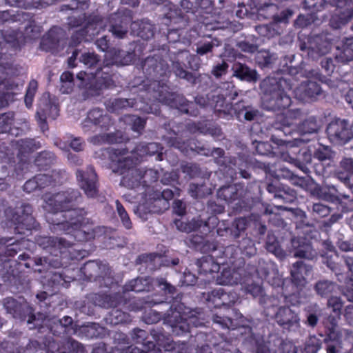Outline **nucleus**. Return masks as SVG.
<instances>
[{"mask_svg": "<svg viewBox=\"0 0 353 353\" xmlns=\"http://www.w3.org/2000/svg\"><path fill=\"white\" fill-rule=\"evenodd\" d=\"M335 284L329 281H321L315 285V290L318 294L324 296L331 294L335 289Z\"/></svg>", "mask_w": 353, "mask_h": 353, "instance_id": "obj_52", "label": "nucleus"}, {"mask_svg": "<svg viewBox=\"0 0 353 353\" xmlns=\"http://www.w3.org/2000/svg\"><path fill=\"white\" fill-rule=\"evenodd\" d=\"M14 114L12 112H8L0 114V134L8 133L10 131Z\"/></svg>", "mask_w": 353, "mask_h": 353, "instance_id": "obj_49", "label": "nucleus"}, {"mask_svg": "<svg viewBox=\"0 0 353 353\" xmlns=\"http://www.w3.org/2000/svg\"><path fill=\"white\" fill-rule=\"evenodd\" d=\"M131 18L123 17L117 14L111 15L108 19L109 25L104 24L103 19L99 16H90L88 19V21L85 27L77 31L71 37L70 46L72 47L77 46L82 41H88L91 39L92 36L97 34L100 32V29L104 27H108V30L112 34L119 39L124 38L128 32L129 26L132 23Z\"/></svg>", "mask_w": 353, "mask_h": 353, "instance_id": "obj_4", "label": "nucleus"}, {"mask_svg": "<svg viewBox=\"0 0 353 353\" xmlns=\"http://www.w3.org/2000/svg\"><path fill=\"white\" fill-rule=\"evenodd\" d=\"M32 212V208L28 203H22L15 211L11 208L5 211L8 219L16 225L14 231L18 234H25V230H31L36 228L37 223Z\"/></svg>", "mask_w": 353, "mask_h": 353, "instance_id": "obj_9", "label": "nucleus"}, {"mask_svg": "<svg viewBox=\"0 0 353 353\" xmlns=\"http://www.w3.org/2000/svg\"><path fill=\"white\" fill-rule=\"evenodd\" d=\"M335 59L338 62H347L353 59V47L349 44L343 46V51L336 54Z\"/></svg>", "mask_w": 353, "mask_h": 353, "instance_id": "obj_59", "label": "nucleus"}, {"mask_svg": "<svg viewBox=\"0 0 353 353\" xmlns=\"http://www.w3.org/2000/svg\"><path fill=\"white\" fill-rule=\"evenodd\" d=\"M77 179L81 188L88 197H96L99 192L97 175L92 166L87 168L85 171L78 170Z\"/></svg>", "mask_w": 353, "mask_h": 353, "instance_id": "obj_20", "label": "nucleus"}, {"mask_svg": "<svg viewBox=\"0 0 353 353\" xmlns=\"http://www.w3.org/2000/svg\"><path fill=\"white\" fill-rule=\"evenodd\" d=\"M353 17V0H336V9L330 20L334 28H339Z\"/></svg>", "mask_w": 353, "mask_h": 353, "instance_id": "obj_24", "label": "nucleus"}, {"mask_svg": "<svg viewBox=\"0 0 353 353\" xmlns=\"http://www.w3.org/2000/svg\"><path fill=\"white\" fill-rule=\"evenodd\" d=\"M80 61L88 67L92 68L98 64L100 59L94 52H85L81 55Z\"/></svg>", "mask_w": 353, "mask_h": 353, "instance_id": "obj_63", "label": "nucleus"}, {"mask_svg": "<svg viewBox=\"0 0 353 353\" xmlns=\"http://www.w3.org/2000/svg\"><path fill=\"white\" fill-rule=\"evenodd\" d=\"M74 76L70 72L66 71L62 73L61 75V81L63 83H65L66 85H62L61 87V91L63 93H70L72 90Z\"/></svg>", "mask_w": 353, "mask_h": 353, "instance_id": "obj_56", "label": "nucleus"}, {"mask_svg": "<svg viewBox=\"0 0 353 353\" xmlns=\"http://www.w3.org/2000/svg\"><path fill=\"white\" fill-rule=\"evenodd\" d=\"M83 272L89 280H94L99 283L100 287H110L114 283L112 270L106 263L98 261L87 262Z\"/></svg>", "mask_w": 353, "mask_h": 353, "instance_id": "obj_14", "label": "nucleus"}, {"mask_svg": "<svg viewBox=\"0 0 353 353\" xmlns=\"http://www.w3.org/2000/svg\"><path fill=\"white\" fill-rule=\"evenodd\" d=\"M3 306L7 312L10 314L14 318L19 319L21 321H27L28 324H33L30 329L36 328L40 326V319L37 318L34 314V309L25 300L19 301L12 297L6 298L3 300Z\"/></svg>", "mask_w": 353, "mask_h": 353, "instance_id": "obj_10", "label": "nucleus"}, {"mask_svg": "<svg viewBox=\"0 0 353 353\" xmlns=\"http://www.w3.org/2000/svg\"><path fill=\"white\" fill-rule=\"evenodd\" d=\"M110 160V167L112 171L123 175L121 181V185L129 189H134L143 185L149 187L152 183L157 182L159 178V173L153 169L141 170L136 167L138 158L133 159L126 157L127 148L108 149Z\"/></svg>", "mask_w": 353, "mask_h": 353, "instance_id": "obj_3", "label": "nucleus"}, {"mask_svg": "<svg viewBox=\"0 0 353 353\" xmlns=\"http://www.w3.org/2000/svg\"><path fill=\"white\" fill-rule=\"evenodd\" d=\"M161 10L164 12L166 19L172 20L181 15V10L172 3L168 1L161 6Z\"/></svg>", "mask_w": 353, "mask_h": 353, "instance_id": "obj_50", "label": "nucleus"}, {"mask_svg": "<svg viewBox=\"0 0 353 353\" xmlns=\"http://www.w3.org/2000/svg\"><path fill=\"white\" fill-rule=\"evenodd\" d=\"M307 272V266L303 261H300L294 263L291 270L292 282L297 286L304 285L306 283Z\"/></svg>", "mask_w": 353, "mask_h": 353, "instance_id": "obj_36", "label": "nucleus"}, {"mask_svg": "<svg viewBox=\"0 0 353 353\" xmlns=\"http://www.w3.org/2000/svg\"><path fill=\"white\" fill-rule=\"evenodd\" d=\"M291 245L294 257L306 258V254L309 250V243L305 238H293L291 241Z\"/></svg>", "mask_w": 353, "mask_h": 353, "instance_id": "obj_40", "label": "nucleus"}, {"mask_svg": "<svg viewBox=\"0 0 353 353\" xmlns=\"http://www.w3.org/2000/svg\"><path fill=\"white\" fill-rule=\"evenodd\" d=\"M326 130L330 140L336 144L345 143L353 137L349 123L345 119H336L332 121Z\"/></svg>", "mask_w": 353, "mask_h": 353, "instance_id": "obj_19", "label": "nucleus"}, {"mask_svg": "<svg viewBox=\"0 0 353 353\" xmlns=\"http://www.w3.org/2000/svg\"><path fill=\"white\" fill-rule=\"evenodd\" d=\"M38 83L36 80H31L28 84V87L25 96V103L26 106L30 108L32 106L34 97L37 92Z\"/></svg>", "mask_w": 353, "mask_h": 353, "instance_id": "obj_58", "label": "nucleus"}, {"mask_svg": "<svg viewBox=\"0 0 353 353\" xmlns=\"http://www.w3.org/2000/svg\"><path fill=\"white\" fill-rule=\"evenodd\" d=\"M132 338L136 343L142 344L145 349L154 350L156 349V345H158V348L161 347L165 349V352L176 350V343L163 334H153V338L156 341L154 343L148 340V333L145 330L136 328L133 330Z\"/></svg>", "mask_w": 353, "mask_h": 353, "instance_id": "obj_16", "label": "nucleus"}, {"mask_svg": "<svg viewBox=\"0 0 353 353\" xmlns=\"http://www.w3.org/2000/svg\"><path fill=\"white\" fill-rule=\"evenodd\" d=\"M221 46V42L217 39H213L210 41L200 43L196 48V53L201 56L212 52L214 47Z\"/></svg>", "mask_w": 353, "mask_h": 353, "instance_id": "obj_53", "label": "nucleus"}, {"mask_svg": "<svg viewBox=\"0 0 353 353\" xmlns=\"http://www.w3.org/2000/svg\"><path fill=\"white\" fill-rule=\"evenodd\" d=\"M2 35L7 43H12L14 47L25 41L24 34L17 30H6L2 32Z\"/></svg>", "mask_w": 353, "mask_h": 353, "instance_id": "obj_45", "label": "nucleus"}, {"mask_svg": "<svg viewBox=\"0 0 353 353\" xmlns=\"http://www.w3.org/2000/svg\"><path fill=\"white\" fill-rule=\"evenodd\" d=\"M183 303H174L167 313L161 314L154 310H150L145 316L148 323L159 322L163 317L165 321L172 327V333L181 335L190 332L191 325L195 323V318L188 316Z\"/></svg>", "mask_w": 353, "mask_h": 353, "instance_id": "obj_5", "label": "nucleus"}, {"mask_svg": "<svg viewBox=\"0 0 353 353\" xmlns=\"http://www.w3.org/2000/svg\"><path fill=\"white\" fill-rule=\"evenodd\" d=\"M132 33L144 40L154 36V27L148 21H133L131 23Z\"/></svg>", "mask_w": 353, "mask_h": 353, "instance_id": "obj_37", "label": "nucleus"}, {"mask_svg": "<svg viewBox=\"0 0 353 353\" xmlns=\"http://www.w3.org/2000/svg\"><path fill=\"white\" fill-rule=\"evenodd\" d=\"M170 207L169 202L166 201L158 194L157 190L148 188L145 193V201L139 204L135 213L143 220L148 219V215L150 213L161 214Z\"/></svg>", "mask_w": 353, "mask_h": 353, "instance_id": "obj_13", "label": "nucleus"}, {"mask_svg": "<svg viewBox=\"0 0 353 353\" xmlns=\"http://www.w3.org/2000/svg\"><path fill=\"white\" fill-rule=\"evenodd\" d=\"M248 225V220L245 217H239L235 219L232 223V229L225 228L224 231L228 233L229 231L234 238L239 236L240 233L244 232Z\"/></svg>", "mask_w": 353, "mask_h": 353, "instance_id": "obj_46", "label": "nucleus"}, {"mask_svg": "<svg viewBox=\"0 0 353 353\" xmlns=\"http://www.w3.org/2000/svg\"><path fill=\"white\" fill-rule=\"evenodd\" d=\"M56 162V157L53 152L42 151L38 154L35 160V165L40 170H46Z\"/></svg>", "mask_w": 353, "mask_h": 353, "instance_id": "obj_43", "label": "nucleus"}, {"mask_svg": "<svg viewBox=\"0 0 353 353\" xmlns=\"http://www.w3.org/2000/svg\"><path fill=\"white\" fill-rule=\"evenodd\" d=\"M59 110L57 105L50 103H46L43 107H39L37 112L38 124L43 132L48 130L47 119H56L59 114Z\"/></svg>", "mask_w": 353, "mask_h": 353, "instance_id": "obj_31", "label": "nucleus"}, {"mask_svg": "<svg viewBox=\"0 0 353 353\" xmlns=\"http://www.w3.org/2000/svg\"><path fill=\"white\" fill-rule=\"evenodd\" d=\"M221 296V306L228 307L233 306L239 299L237 293L234 292H226L223 289L222 292H219Z\"/></svg>", "mask_w": 353, "mask_h": 353, "instance_id": "obj_55", "label": "nucleus"}, {"mask_svg": "<svg viewBox=\"0 0 353 353\" xmlns=\"http://www.w3.org/2000/svg\"><path fill=\"white\" fill-rule=\"evenodd\" d=\"M113 310L110 312L107 321L112 325L128 323L131 321L129 314L123 312L120 309L112 307Z\"/></svg>", "mask_w": 353, "mask_h": 353, "instance_id": "obj_44", "label": "nucleus"}, {"mask_svg": "<svg viewBox=\"0 0 353 353\" xmlns=\"http://www.w3.org/2000/svg\"><path fill=\"white\" fill-rule=\"evenodd\" d=\"M116 207H117V210L118 214H119L123 225L125 226V228L126 229H131L132 227V223L131 222V220H130L129 215H128V212H126L125 209L124 208V207L123 206V205L119 200L116 201Z\"/></svg>", "mask_w": 353, "mask_h": 353, "instance_id": "obj_57", "label": "nucleus"}, {"mask_svg": "<svg viewBox=\"0 0 353 353\" xmlns=\"http://www.w3.org/2000/svg\"><path fill=\"white\" fill-rule=\"evenodd\" d=\"M243 263L240 261L239 266L232 265L230 267L224 268L219 274L215 276L216 282L221 285H234L239 283H245L247 279L250 277L254 268L247 270Z\"/></svg>", "mask_w": 353, "mask_h": 353, "instance_id": "obj_15", "label": "nucleus"}, {"mask_svg": "<svg viewBox=\"0 0 353 353\" xmlns=\"http://www.w3.org/2000/svg\"><path fill=\"white\" fill-rule=\"evenodd\" d=\"M154 286L161 288L166 294L173 295L176 292V288L162 277L156 279L145 277L133 279L125 284L123 289L125 292H150L154 289Z\"/></svg>", "mask_w": 353, "mask_h": 353, "instance_id": "obj_12", "label": "nucleus"}, {"mask_svg": "<svg viewBox=\"0 0 353 353\" xmlns=\"http://www.w3.org/2000/svg\"><path fill=\"white\" fill-rule=\"evenodd\" d=\"M36 241L40 247L51 253L56 251L62 253L64 250L71 248L74 244L73 242L65 238L56 236H39Z\"/></svg>", "mask_w": 353, "mask_h": 353, "instance_id": "obj_28", "label": "nucleus"}, {"mask_svg": "<svg viewBox=\"0 0 353 353\" xmlns=\"http://www.w3.org/2000/svg\"><path fill=\"white\" fill-rule=\"evenodd\" d=\"M96 45L101 50L107 52L106 58L110 57L111 60L106 59L105 64L94 74H88L85 71H81L77 74V79L81 81L80 86L86 89L88 94L91 96L99 95L103 88H108L113 84L110 65H127L132 59L130 54L123 57L125 52L121 50L112 48L108 51L110 40L107 36L97 39Z\"/></svg>", "mask_w": 353, "mask_h": 353, "instance_id": "obj_2", "label": "nucleus"}, {"mask_svg": "<svg viewBox=\"0 0 353 353\" xmlns=\"http://www.w3.org/2000/svg\"><path fill=\"white\" fill-rule=\"evenodd\" d=\"M125 140L124 136L121 132L114 133H105L92 137L90 142L95 145L103 143L114 144L119 143Z\"/></svg>", "mask_w": 353, "mask_h": 353, "instance_id": "obj_39", "label": "nucleus"}, {"mask_svg": "<svg viewBox=\"0 0 353 353\" xmlns=\"http://www.w3.org/2000/svg\"><path fill=\"white\" fill-rule=\"evenodd\" d=\"M162 80H154L149 86L148 92L152 91L154 100L165 103L192 117L199 114V110L193 102L188 101L183 95L170 92L168 85Z\"/></svg>", "mask_w": 353, "mask_h": 353, "instance_id": "obj_6", "label": "nucleus"}, {"mask_svg": "<svg viewBox=\"0 0 353 353\" xmlns=\"http://www.w3.org/2000/svg\"><path fill=\"white\" fill-rule=\"evenodd\" d=\"M216 222L217 218L215 216H212L209 217L208 221H203L200 217L193 219L190 221H183V219H175L174 224L179 231L186 233L200 230L202 235L194 236L190 239L191 243L197 247L204 243L205 239L203 234L206 235L211 232V228L209 225L210 223L216 224Z\"/></svg>", "mask_w": 353, "mask_h": 353, "instance_id": "obj_11", "label": "nucleus"}, {"mask_svg": "<svg viewBox=\"0 0 353 353\" xmlns=\"http://www.w3.org/2000/svg\"><path fill=\"white\" fill-rule=\"evenodd\" d=\"M312 43H315V46L310 47L312 52H316L323 55L328 52L330 50V43L323 39V37H316L312 39V41L310 39V44H312Z\"/></svg>", "mask_w": 353, "mask_h": 353, "instance_id": "obj_48", "label": "nucleus"}, {"mask_svg": "<svg viewBox=\"0 0 353 353\" xmlns=\"http://www.w3.org/2000/svg\"><path fill=\"white\" fill-rule=\"evenodd\" d=\"M39 327V332H48L54 336H60L61 334L71 335L76 332L73 327V320L70 316H65L60 320L44 318L40 319Z\"/></svg>", "mask_w": 353, "mask_h": 353, "instance_id": "obj_17", "label": "nucleus"}, {"mask_svg": "<svg viewBox=\"0 0 353 353\" xmlns=\"http://www.w3.org/2000/svg\"><path fill=\"white\" fill-rule=\"evenodd\" d=\"M242 188L236 184L223 186L219 189L217 196L226 202H232L240 198Z\"/></svg>", "mask_w": 353, "mask_h": 353, "instance_id": "obj_38", "label": "nucleus"}, {"mask_svg": "<svg viewBox=\"0 0 353 353\" xmlns=\"http://www.w3.org/2000/svg\"><path fill=\"white\" fill-rule=\"evenodd\" d=\"M327 307L331 308L332 312L338 317L341 316L343 301L340 297L332 296L327 300Z\"/></svg>", "mask_w": 353, "mask_h": 353, "instance_id": "obj_64", "label": "nucleus"}, {"mask_svg": "<svg viewBox=\"0 0 353 353\" xmlns=\"http://www.w3.org/2000/svg\"><path fill=\"white\" fill-rule=\"evenodd\" d=\"M106 109L110 112H119L129 108H134L146 113H153L152 109L148 104L142 106L139 105L137 99H114L105 102Z\"/></svg>", "mask_w": 353, "mask_h": 353, "instance_id": "obj_26", "label": "nucleus"}, {"mask_svg": "<svg viewBox=\"0 0 353 353\" xmlns=\"http://www.w3.org/2000/svg\"><path fill=\"white\" fill-rule=\"evenodd\" d=\"M186 59L188 61V68L192 70H197L199 68L198 58L195 55L190 54L187 51L180 52L176 56L172 62V71L176 77L187 80L191 83H196V77L190 72L185 69V65L181 61Z\"/></svg>", "mask_w": 353, "mask_h": 353, "instance_id": "obj_18", "label": "nucleus"}, {"mask_svg": "<svg viewBox=\"0 0 353 353\" xmlns=\"http://www.w3.org/2000/svg\"><path fill=\"white\" fill-rule=\"evenodd\" d=\"M275 319L279 325L286 329L299 322L296 313L288 307H281L275 315Z\"/></svg>", "mask_w": 353, "mask_h": 353, "instance_id": "obj_33", "label": "nucleus"}, {"mask_svg": "<svg viewBox=\"0 0 353 353\" xmlns=\"http://www.w3.org/2000/svg\"><path fill=\"white\" fill-rule=\"evenodd\" d=\"M17 146L19 150L18 156L21 159L20 162L15 168L17 175L20 174L19 170L23 171L28 168L27 158L31 153L41 148V143L35 139H20L17 141Z\"/></svg>", "mask_w": 353, "mask_h": 353, "instance_id": "obj_23", "label": "nucleus"}, {"mask_svg": "<svg viewBox=\"0 0 353 353\" xmlns=\"http://www.w3.org/2000/svg\"><path fill=\"white\" fill-rule=\"evenodd\" d=\"M45 348L46 353H83L84 348L79 342L68 338L61 343L52 339L46 337L42 344L37 341H30L24 350V353H30L32 349Z\"/></svg>", "mask_w": 353, "mask_h": 353, "instance_id": "obj_8", "label": "nucleus"}, {"mask_svg": "<svg viewBox=\"0 0 353 353\" xmlns=\"http://www.w3.org/2000/svg\"><path fill=\"white\" fill-rule=\"evenodd\" d=\"M266 249L268 252L273 253L276 256H283V251L279 245V241L274 237L268 236L266 242Z\"/></svg>", "mask_w": 353, "mask_h": 353, "instance_id": "obj_62", "label": "nucleus"}, {"mask_svg": "<svg viewBox=\"0 0 353 353\" xmlns=\"http://www.w3.org/2000/svg\"><path fill=\"white\" fill-rule=\"evenodd\" d=\"M80 197V192L74 190L46 194L43 208L48 212L46 219L52 225V232H63L71 234L77 241H87L94 239L96 229L92 221L85 217L84 209L74 208Z\"/></svg>", "mask_w": 353, "mask_h": 353, "instance_id": "obj_1", "label": "nucleus"}, {"mask_svg": "<svg viewBox=\"0 0 353 353\" xmlns=\"http://www.w3.org/2000/svg\"><path fill=\"white\" fill-rule=\"evenodd\" d=\"M41 26L36 25L34 21L30 22V24L26 26L25 29V40L26 39H34L38 38L41 34Z\"/></svg>", "mask_w": 353, "mask_h": 353, "instance_id": "obj_61", "label": "nucleus"}, {"mask_svg": "<svg viewBox=\"0 0 353 353\" xmlns=\"http://www.w3.org/2000/svg\"><path fill=\"white\" fill-rule=\"evenodd\" d=\"M234 85L228 82L222 83L221 87L212 90L211 92V110L215 112L224 114L229 112L231 109V104L226 101V98L231 95L228 91L230 89H233Z\"/></svg>", "mask_w": 353, "mask_h": 353, "instance_id": "obj_21", "label": "nucleus"}, {"mask_svg": "<svg viewBox=\"0 0 353 353\" xmlns=\"http://www.w3.org/2000/svg\"><path fill=\"white\" fill-rule=\"evenodd\" d=\"M65 175V172L61 170H53L51 175L46 174H39L36 175V179L39 184V190L43 189L49 186H54L57 183L63 182V177Z\"/></svg>", "mask_w": 353, "mask_h": 353, "instance_id": "obj_34", "label": "nucleus"}, {"mask_svg": "<svg viewBox=\"0 0 353 353\" xmlns=\"http://www.w3.org/2000/svg\"><path fill=\"white\" fill-rule=\"evenodd\" d=\"M223 292V288H218L208 292H203L202 294L203 298L210 305H213L214 307H221V296L219 292Z\"/></svg>", "mask_w": 353, "mask_h": 353, "instance_id": "obj_47", "label": "nucleus"}, {"mask_svg": "<svg viewBox=\"0 0 353 353\" xmlns=\"http://www.w3.org/2000/svg\"><path fill=\"white\" fill-rule=\"evenodd\" d=\"M12 240L10 239H1L0 243L8 244L6 250L5 252L6 255H0V275L3 278H9L10 275H14L13 270H11V263L10 259H8V256H14L18 252L20 248H18V243H10Z\"/></svg>", "mask_w": 353, "mask_h": 353, "instance_id": "obj_27", "label": "nucleus"}, {"mask_svg": "<svg viewBox=\"0 0 353 353\" xmlns=\"http://www.w3.org/2000/svg\"><path fill=\"white\" fill-rule=\"evenodd\" d=\"M161 350L159 348L149 350L145 349V350H141L139 347H134L132 345L128 346H115L113 350V353H159Z\"/></svg>", "mask_w": 353, "mask_h": 353, "instance_id": "obj_51", "label": "nucleus"}, {"mask_svg": "<svg viewBox=\"0 0 353 353\" xmlns=\"http://www.w3.org/2000/svg\"><path fill=\"white\" fill-rule=\"evenodd\" d=\"M261 86L269 95L268 100L272 110H281L290 107L292 100L288 91L292 89V85L289 80L284 78L279 80L268 78L263 80Z\"/></svg>", "mask_w": 353, "mask_h": 353, "instance_id": "obj_7", "label": "nucleus"}, {"mask_svg": "<svg viewBox=\"0 0 353 353\" xmlns=\"http://www.w3.org/2000/svg\"><path fill=\"white\" fill-rule=\"evenodd\" d=\"M198 271L200 275L208 276L207 281H210L211 279H215L220 270L219 262L215 261L212 256H204L196 261Z\"/></svg>", "mask_w": 353, "mask_h": 353, "instance_id": "obj_30", "label": "nucleus"}, {"mask_svg": "<svg viewBox=\"0 0 353 353\" xmlns=\"http://www.w3.org/2000/svg\"><path fill=\"white\" fill-rule=\"evenodd\" d=\"M87 299L94 305L104 308L117 307L122 302V296L119 293H93L90 294Z\"/></svg>", "mask_w": 353, "mask_h": 353, "instance_id": "obj_29", "label": "nucleus"}, {"mask_svg": "<svg viewBox=\"0 0 353 353\" xmlns=\"http://www.w3.org/2000/svg\"><path fill=\"white\" fill-rule=\"evenodd\" d=\"M341 165L345 169L349 170L352 174L346 172H339L337 178L348 187L353 192V159H345L341 161Z\"/></svg>", "mask_w": 353, "mask_h": 353, "instance_id": "obj_41", "label": "nucleus"}, {"mask_svg": "<svg viewBox=\"0 0 353 353\" xmlns=\"http://www.w3.org/2000/svg\"><path fill=\"white\" fill-rule=\"evenodd\" d=\"M142 68L145 73L156 78L168 77L170 73L168 63L157 54L147 57L142 63Z\"/></svg>", "mask_w": 353, "mask_h": 353, "instance_id": "obj_22", "label": "nucleus"}, {"mask_svg": "<svg viewBox=\"0 0 353 353\" xmlns=\"http://www.w3.org/2000/svg\"><path fill=\"white\" fill-rule=\"evenodd\" d=\"M61 29L53 27L42 37L40 48L46 52L55 53L58 50L60 41L59 32Z\"/></svg>", "mask_w": 353, "mask_h": 353, "instance_id": "obj_32", "label": "nucleus"}, {"mask_svg": "<svg viewBox=\"0 0 353 353\" xmlns=\"http://www.w3.org/2000/svg\"><path fill=\"white\" fill-rule=\"evenodd\" d=\"M232 70L234 76L248 82H255L257 80V74L254 70L250 69L244 63L234 62Z\"/></svg>", "mask_w": 353, "mask_h": 353, "instance_id": "obj_35", "label": "nucleus"}, {"mask_svg": "<svg viewBox=\"0 0 353 353\" xmlns=\"http://www.w3.org/2000/svg\"><path fill=\"white\" fill-rule=\"evenodd\" d=\"M343 294L349 301L352 302L345 307L344 314L347 320L351 323L353 322V279H349L345 282Z\"/></svg>", "mask_w": 353, "mask_h": 353, "instance_id": "obj_42", "label": "nucleus"}, {"mask_svg": "<svg viewBox=\"0 0 353 353\" xmlns=\"http://www.w3.org/2000/svg\"><path fill=\"white\" fill-rule=\"evenodd\" d=\"M213 321L215 323L219 324L223 328L234 330L237 327L233 320L228 316H221L216 314L213 316Z\"/></svg>", "mask_w": 353, "mask_h": 353, "instance_id": "obj_60", "label": "nucleus"}, {"mask_svg": "<svg viewBox=\"0 0 353 353\" xmlns=\"http://www.w3.org/2000/svg\"><path fill=\"white\" fill-rule=\"evenodd\" d=\"M276 196L285 203H291L296 199V193L290 188L282 185L281 190L276 193Z\"/></svg>", "mask_w": 353, "mask_h": 353, "instance_id": "obj_54", "label": "nucleus"}, {"mask_svg": "<svg viewBox=\"0 0 353 353\" xmlns=\"http://www.w3.org/2000/svg\"><path fill=\"white\" fill-rule=\"evenodd\" d=\"M112 125L111 117L99 108L90 110L82 123V127L85 130H88L92 126H99L101 129L108 130Z\"/></svg>", "mask_w": 353, "mask_h": 353, "instance_id": "obj_25", "label": "nucleus"}]
</instances>
